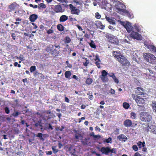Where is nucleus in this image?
I'll list each match as a JSON object with an SVG mask.
<instances>
[{
	"label": "nucleus",
	"mask_w": 156,
	"mask_h": 156,
	"mask_svg": "<svg viewBox=\"0 0 156 156\" xmlns=\"http://www.w3.org/2000/svg\"><path fill=\"white\" fill-rule=\"evenodd\" d=\"M120 23L124 27L129 33H130L131 31L132 32L133 31H139V30L136 24L134 25V27H133L131 25V24L129 22H124L123 21H121Z\"/></svg>",
	"instance_id": "nucleus-1"
},
{
	"label": "nucleus",
	"mask_w": 156,
	"mask_h": 156,
	"mask_svg": "<svg viewBox=\"0 0 156 156\" xmlns=\"http://www.w3.org/2000/svg\"><path fill=\"white\" fill-rule=\"evenodd\" d=\"M143 56L144 59L149 63L152 64L156 63V58L153 55L144 53L143 54Z\"/></svg>",
	"instance_id": "nucleus-2"
},
{
	"label": "nucleus",
	"mask_w": 156,
	"mask_h": 156,
	"mask_svg": "<svg viewBox=\"0 0 156 156\" xmlns=\"http://www.w3.org/2000/svg\"><path fill=\"white\" fill-rule=\"evenodd\" d=\"M140 119L145 122H150L151 120L152 117L148 113L145 112H142L140 113Z\"/></svg>",
	"instance_id": "nucleus-3"
},
{
	"label": "nucleus",
	"mask_w": 156,
	"mask_h": 156,
	"mask_svg": "<svg viewBox=\"0 0 156 156\" xmlns=\"http://www.w3.org/2000/svg\"><path fill=\"white\" fill-rule=\"evenodd\" d=\"M129 40L131 38L136 39L138 40H141L142 39L141 36L137 32H135L134 31L132 32L130 35L127 37Z\"/></svg>",
	"instance_id": "nucleus-4"
},
{
	"label": "nucleus",
	"mask_w": 156,
	"mask_h": 156,
	"mask_svg": "<svg viewBox=\"0 0 156 156\" xmlns=\"http://www.w3.org/2000/svg\"><path fill=\"white\" fill-rule=\"evenodd\" d=\"M106 37L109 40V41L115 44H117L119 43V41L116 37L111 34L106 35Z\"/></svg>",
	"instance_id": "nucleus-5"
},
{
	"label": "nucleus",
	"mask_w": 156,
	"mask_h": 156,
	"mask_svg": "<svg viewBox=\"0 0 156 156\" xmlns=\"http://www.w3.org/2000/svg\"><path fill=\"white\" fill-rule=\"evenodd\" d=\"M116 54H118L117 51H114L113 52V55L121 63L125 57L122 55H116Z\"/></svg>",
	"instance_id": "nucleus-6"
},
{
	"label": "nucleus",
	"mask_w": 156,
	"mask_h": 156,
	"mask_svg": "<svg viewBox=\"0 0 156 156\" xmlns=\"http://www.w3.org/2000/svg\"><path fill=\"white\" fill-rule=\"evenodd\" d=\"M69 7L72 14L79 15L80 12L79 9H77L76 7L71 4H69Z\"/></svg>",
	"instance_id": "nucleus-7"
},
{
	"label": "nucleus",
	"mask_w": 156,
	"mask_h": 156,
	"mask_svg": "<svg viewBox=\"0 0 156 156\" xmlns=\"http://www.w3.org/2000/svg\"><path fill=\"white\" fill-rule=\"evenodd\" d=\"M146 90L142 88L138 87L136 88L135 93L136 94L139 95H144L146 94Z\"/></svg>",
	"instance_id": "nucleus-8"
},
{
	"label": "nucleus",
	"mask_w": 156,
	"mask_h": 156,
	"mask_svg": "<svg viewBox=\"0 0 156 156\" xmlns=\"http://www.w3.org/2000/svg\"><path fill=\"white\" fill-rule=\"evenodd\" d=\"M136 102L138 106L143 104L145 103V100L144 99L142 98H141L139 96H137L136 98H135Z\"/></svg>",
	"instance_id": "nucleus-9"
},
{
	"label": "nucleus",
	"mask_w": 156,
	"mask_h": 156,
	"mask_svg": "<svg viewBox=\"0 0 156 156\" xmlns=\"http://www.w3.org/2000/svg\"><path fill=\"white\" fill-rule=\"evenodd\" d=\"M100 151L103 154L107 155L110 151V147H103L101 148Z\"/></svg>",
	"instance_id": "nucleus-10"
},
{
	"label": "nucleus",
	"mask_w": 156,
	"mask_h": 156,
	"mask_svg": "<svg viewBox=\"0 0 156 156\" xmlns=\"http://www.w3.org/2000/svg\"><path fill=\"white\" fill-rule=\"evenodd\" d=\"M105 19L110 24L112 25H115V19L114 18L107 16H105Z\"/></svg>",
	"instance_id": "nucleus-11"
},
{
	"label": "nucleus",
	"mask_w": 156,
	"mask_h": 156,
	"mask_svg": "<svg viewBox=\"0 0 156 156\" xmlns=\"http://www.w3.org/2000/svg\"><path fill=\"white\" fill-rule=\"evenodd\" d=\"M95 24L97 28H99L100 29L103 30L105 28V26L102 25V23L99 21H97L95 22Z\"/></svg>",
	"instance_id": "nucleus-12"
},
{
	"label": "nucleus",
	"mask_w": 156,
	"mask_h": 156,
	"mask_svg": "<svg viewBox=\"0 0 156 156\" xmlns=\"http://www.w3.org/2000/svg\"><path fill=\"white\" fill-rule=\"evenodd\" d=\"M38 16L37 15L32 14L29 16V19L30 22H35Z\"/></svg>",
	"instance_id": "nucleus-13"
},
{
	"label": "nucleus",
	"mask_w": 156,
	"mask_h": 156,
	"mask_svg": "<svg viewBox=\"0 0 156 156\" xmlns=\"http://www.w3.org/2000/svg\"><path fill=\"white\" fill-rule=\"evenodd\" d=\"M123 124L125 127H129L131 126L132 123L130 120L126 119L124 122Z\"/></svg>",
	"instance_id": "nucleus-14"
},
{
	"label": "nucleus",
	"mask_w": 156,
	"mask_h": 156,
	"mask_svg": "<svg viewBox=\"0 0 156 156\" xmlns=\"http://www.w3.org/2000/svg\"><path fill=\"white\" fill-rule=\"evenodd\" d=\"M117 138L119 139V140L123 142H125L127 139V138L124 134H121L117 136Z\"/></svg>",
	"instance_id": "nucleus-15"
},
{
	"label": "nucleus",
	"mask_w": 156,
	"mask_h": 156,
	"mask_svg": "<svg viewBox=\"0 0 156 156\" xmlns=\"http://www.w3.org/2000/svg\"><path fill=\"white\" fill-rule=\"evenodd\" d=\"M54 11L57 13L62 12V9L60 5H58L55 6Z\"/></svg>",
	"instance_id": "nucleus-16"
},
{
	"label": "nucleus",
	"mask_w": 156,
	"mask_h": 156,
	"mask_svg": "<svg viewBox=\"0 0 156 156\" xmlns=\"http://www.w3.org/2000/svg\"><path fill=\"white\" fill-rule=\"evenodd\" d=\"M90 139V138H85L84 139L82 140L81 142L83 145H87L89 143H90V142H89Z\"/></svg>",
	"instance_id": "nucleus-17"
},
{
	"label": "nucleus",
	"mask_w": 156,
	"mask_h": 156,
	"mask_svg": "<svg viewBox=\"0 0 156 156\" xmlns=\"http://www.w3.org/2000/svg\"><path fill=\"white\" fill-rule=\"evenodd\" d=\"M68 19V16L66 15L61 16L59 19V21L60 22H64Z\"/></svg>",
	"instance_id": "nucleus-18"
},
{
	"label": "nucleus",
	"mask_w": 156,
	"mask_h": 156,
	"mask_svg": "<svg viewBox=\"0 0 156 156\" xmlns=\"http://www.w3.org/2000/svg\"><path fill=\"white\" fill-rule=\"evenodd\" d=\"M121 63L122 64V65H124L125 66H129L130 65V62H129L126 58H125L124 59H123V61L121 62Z\"/></svg>",
	"instance_id": "nucleus-19"
},
{
	"label": "nucleus",
	"mask_w": 156,
	"mask_h": 156,
	"mask_svg": "<svg viewBox=\"0 0 156 156\" xmlns=\"http://www.w3.org/2000/svg\"><path fill=\"white\" fill-rule=\"evenodd\" d=\"M151 105L152 107L153 111L156 112V101H153Z\"/></svg>",
	"instance_id": "nucleus-20"
},
{
	"label": "nucleus",
	"mask_w": 156,
	"mask_h": 156,
	"mask_svg": "<svg viewBox=\"0 0 156 156\" xmlns=\"http://www.w3.org/2000/svg\"><path fill=\"white\" fill-rule=\"evenodd\" d=\"M71 74L72 73L69 71H66L64 74L65 77L68 78V79L70 78V77L71 76Z\"/></svg>",
	"instance_id": "nucleus-21"
},
{
	"label": "nucleus",
	"mask_w": 156,
	"mask_h": 156,
	"mask_svg": "<svg viewBox=\"0 0 156 156\" xmlns=\"http://www.w3.org/2000/svg\"><path fill=\"white\" fill-rule=\"evenodd\" d=\"M43 135L41 133H39L36 135V136L39 137L40 140L43 141L44 140V139L43 138Z\"/></svg>",
	"instance_id": "nucleus-22"
},
{
	"label": "nucleus",
	"mask_w": 156,
	"mask_h": 156,
	"mask_svg": "<svg viewBox=\"0 0 156 156\" xmlns=\"http://www.w3.org/2000/svg\"><path fill=\"white\" fill-rule=\"evenodd\" d=\"M137 144L139 147V148H141L142 147H144L145 145V143L144 141L142 142L141 141H139L137 143Z\"/></svg>",
	"instance_id": "nucleus-23"
},
{
	"label": "nucleus",
	"mask_w": 156,
	"mask_h": 156,
	"mask_svg": "<svg viewBox=\"0 0 156 156\" xmlns=\"http://www.w3.org/2000/svg\"><path fill=\"white\" fill-rule=\"evenodd\" d=\"M148 48L151 50L156 53V47L154 46L150 45L148 46Z\"/></svg>",
	"instance_id": "nucleus-24"
},
{
	"label": "nucleus",
	"mask_w": 156,
	"mask_h": 156,
	"mask_svg": "<svg viewBox=\"0 0 156 156\" xmlns=\"http://www.w3.org/2000/svg\"><path fill=\"white\" fill-rule=\"evenodd\" d=\"M64 27L61 24H59L57 26V29L60 31H62L63 30Z\"/></svg>",
	"instance_id": "nucleus-25"
},
{
	"label": "nucleus",
	"mask_w": 156,
	"mask_h": 156,
	"mask_svg": "<svg viewBox=\"0 0 156 156\" xmlns=\"http://www.w3.org/2000/svg\"><path fill=\"white\" fill-rule=\"evenodd\" d=\"M20 114V113L19 112H14L11 115H10V117H12V116H13L15 118H16Z\"/></svg>",
	"instance_id": "nucleus-26"
},
{
	"label": "nucleus",
	"mask_w": 156,
	"mask_h": 156,
	"mask_svg": "<svg viewBox=\"0 0 156 156\" xmlns=\"http://www.w3.org/2000/svg\"><path fill=\"white\" fill-rule=\"evenodd\" d=\"M150 129H151V132L154 134H156V128L153 126H151L150 127Z\"/></svg>",
	"instance_id": "nucleus-27"
},
{
	"label": "nucleus",
	"mask_w": 156,
	"mask_h": 156,
	"mask_svg": "<svg viewBox=\"0 0 156 156\" xmlns=\"http://www.w3.org/2000/svg\"><path fill=\"white\" fill-rule=\"evenodd\" d=\"M108 75V73L104 70H103L101 72V76H106Z\"/></svg>",
	"instance_id": "nucleus-28"
},
{
	"label": "nucleus",
	"mask_w": 156,
	"mask_h": 156,
	"mask_svg": "<svg viewBox=\"0 0 156 156\" xmlns=\"http://www.w3.org/2000/svg\"><path fill=\"white\" fill-rule=\"evenodd\" d=\"M89 45L92 48H95L96 47V46L94 43V41L92 40L89 43Z\"/></svg>",
	"instance_id": "nucleus-29"
},
{
	"label": "nucleus",
	"mask_w": 156,
	"mask_h": 156,
	"mask_svg": "<svg viewBox=\"0 0 156 156\" xmlns=\"http://www.w3.org/2000/svg\"><path fill=\"white\" fill-rule=\"evenodd\" d=\"M93 80L91 78H87L86 81V83L88 84H90L92 82Z\"/></svg>",
	"instance_id": "nucleus-30"
},
{
	"label": "nucleus",
	"mask_w": 156,
	"mask_h": 156,
	"mask_svg": "<svg viewBox=\"0 0 156 156\" xmlns=\"http://www.w3.org/2000/svg\"><path fill=\"white\" fill-rule=\"evenodd\" d=\"M41 121H38L36 123L34 124V126L37 127L38 126H39L40 127H42V126L41 125Z\"/></svg>",
	"instance_id": "nucleus-31"
},
{
	"label": "nucleus",
	"mask_w": 156,
	"mask_h": 156,
	"mask_svg": "<svg viewBox=\"0 0 156 156\" xmlns=\"http://www.w3.org/2000/svg\"><path fill=\"white\" fill-rule=\"evenodd\" d=\"M39 6L38 7V9H40L41 8H42L43 9L46 8V6L43 3H41L39 4Z\"/></svg>",
	"instance_id": "nucleus-32"
},
{
	"label": "nucleus",
	"mask_w": 156,
	"mask_h": 156,
	"mask_svg": "<svg viewBox=\"0 0 156 156\" xmlns=\"http://www.w3.org/2000/svg\"><path fill=\"white\" fill-rule=\"evenodd\" d=\"M36 69V67L35 66H31L30 68V71L31 73H33L34 71H35Z\"/></svg>",
	"instance_id": "nucleus-33"
},
{
	"label": "nucleus",
	"mask_w": 156,
	"mask_h": 156,
	"mask_svg": "<svg viewBox=\"0 0 156 156\" xmlns=\"http://www.w3.org/2000/svg\"><path fill=\"white\" fill-rule=\"evenodd\" d=\"M123 107L126 109H128L129 107V104L126 102H124L123 103Z\"/></svg>",
	"instance_id": "nucleus-34"
},
{
	"label": "nucleus",
	"mask_w": 156,
	"mask_h": 156,
	"mask_svg": "<svg viewBox=\"0 0 156 156\" xmlns=\"http://www.w3.org/2000/svg\"><path fill=\"white\" fill-rule=\"evenodd\" d=\"M131 118L132 119H135L136 118V115L135 113L132 112L130 113Z\"/></svg>",
	"instance_id": "nucleus-35"
},
{
	"label": "nucleus",
	"mask_w": 156,
	"mask_h": 156,
	"mask_svg": "<svg viewBox=\"0 0 156 156\" xmlns=\"http://www.w3.org/2000/svg\"><path fill=\"white\" fill-rule=\"evenodd\" d=\"M112 139L111 137H109L108 139H105L104 140V141L107 143H112Z\"/></svg>",
	"instance_id": "nucleus-36"
},
{
	"label": "nucleus",
	"mask_w": 156,
	"mask_h": 156,
	"mask_svg": "<svg viewBox=\"0 0 156 156\" xmlns=\"http://www.w3.org/2000/svg\"><path fill=\"white\" fill-rule=\"evenodd\" d=\"M101 80L104 82H106L108 81V78L106 77H101Z\"/></svg>",
	"instance_id": "nucleus-37"
},
{
	"label": "nucleus",
	"mask_w": 156,
	"mask_h": 156,
	"mask_svg": "<svg viewBox=\"0 0 156 156\" xmlns=\"http://www.w3.org/2000/svg\"><path fill=\"white\" fill-rule=\"evenodd\" d=\"M71 40L69 37H66L65 39V42L66 43H69L70 41Z\"/></svg>",
	"instance_id": "nucleus-38"
},
{
	"label": "nucleus",
	"mask_w": 156,
	"mask_h": 156,
	"mask_svg": "<svg viewBox=\"0 0 156 156\" xmlns=\"http://www.w3.org/2000/svg\"><path fill=\"white\" fill-rule=\"evenodd\" d=\"M139 106L138 109L139 111H144L145 110V108L144 106L141 105H140V106Z\"/></svg>",
	"instance_id": "nucleus-39"
},
{
	"label": "nucleus",
	"mask_w": 156,
	"mask_h": 156,
	"mask_svg": "<svg viewBox=\"0 0 156 156\" xmlns=\"http://www.w3.org/2000/svg\"><path fill=\"white\" fill-rule=\"evenodd\" d=\"M109 152L113 153L116 154V150L115 148H113L111 149V147H110V151Z\"/></svg>",
	"instance_id": "nucleus-40"
},
{
	"label": "nucleus",
	"mask_w": 156,
	"mask_h": 156,
	"mask_svg": "<svg viewBox=\"0 0 156 156\" xmlns=\"http://www.w3.org/2000/svg\"><path fill=\"white\" fill-rule=\"evenodd\" d=\"M95 17L97 19H99L101 18V15L98 12H97L95 14Z\"/></svg>",
	"instance_id": "nucleus-41"
},
{
	"label": "nucleus",
	"mask_w": 156,
	"mask_h": 156,
	"mask_svg": "<svg viewBox=\"0 0 156 156\" xmlns=\"http://www.w3.org/2000/svg\"><path fill=\"white\" fill-rule=\"evenodd\" d=\"M13 131L16 134H19L20 133V131L19 129L17 128H15L13 129Z\"/></svg>",
	"instance_id": "nucleus-42"
},
{
	"label": "nucleus",
	"mask_w": 156,
	"mask_h": 156,
	"mask_svg": "<svg viewBox=\"0 0 156 156\" xmlns=\"http://www.w3.org/2000/svg\"><path fill=\"white\" fill-rule=\"evenodd\" d=\"M146 71L147 73H149L150 74H154V73L153 71L150 69H147Z\"/></svg>",
	"instance_id": "nucleus-43"
},
{
	"label": "nucleus",
	"mask_w": 156,
	"mask_h": 156,
	"mask_svg": "<svg viewBox=\"0 0 156 156\" xmlns=\"http://www.w3.org/2000/svg\"><path fill=\"white\" fill-rule=\"evenodd\" d=\"M108 75L109 76L112 77V79L114 78L115 76L114 73H108Z\"/></svg>",
	"instance_id": "nucleus-44"
},
{
	"label": "nucleus",
	"mask_w": 156,
	"mask_h": 156,
	"mask_svg": "<svg viewBox=\"0 0 156 156\" xmlns=\"http://www.w3.org/2000/svg\"><path fill=\"white\" fill-rule=\"evenodd\" d=\"M4 110H5V113L6 114H8L9 113L10 111H9V110L8 107H5L4 108Z\"/></svg>",
	"instance_id": "nucleus-45"
},
{
	"label": "nucleus",
	"mask_w": 156,
	"mask_h": 156,
	"mask_svg": "<svg viewBox=\"0 0 156 156\" xmlns=\"http://www.w3.org/2000/svg\"><path fill=\"white\" fill-rule=\"evenodd\" d=\"M51 148L54 153H56L58 152V150L55 149L54 147H52Z\"/></svg>",
	"instance_id": "nucleus-46"
},
{
	"label": "nucleus",
	"mask_w": 156,
	"mask_h": 156,
	"mask_svg": "<svg viewBox=\"0 0 156 156\" xmlns=\"http://www.w3.org/2000/svg\"><path fill=\"white\" fill-rule=\"evenodd\" d=\"M95 58V60L96 61H98L99 62H101V61L99 58V56H98V55H96Z\"/></svg>",
	"instance_id": "nucleus-47"
},
{
	"label": "nucleus",
	"mask_w": 156,
	"mask_h": 156,
	"mask_svg": "<svg viewBox=\"0 0 156 156\" xmlns=\"http://www.w3.org/2000/svg\"><path fill=\"white\" fill-rule=\"evenodd\" d=\"M133 149L135 151H137L138 148L137 146L136 145H133L132 147Z\"/></svg>",
	"instance_id": "nucleus-48"
},
{
	"label": "nucleus",
	"mask_w": 156,
	"mask_h": 156,
	"mask_svg": "<svg viewBox=\"0 0 156 156\" xmlns=\"http://www.w3.org/2000/svg\"><path fill=\"white\" fill-rule=\"evenodd\" d=\"M132 59L133 61L137 62L138 63H139V61L138 60L137 58L136 57H133L132 58Z\"/></svg>",
	"instance_id": "nucleus-49"
},
{
	"label": "nucleus",
	"mask_w": 156,
	"mask_h": 156,
	"mask_svg": "<svg viewBox=\"0 0 156 156\" xmlns=\"http://www.w3.org/2000/svg\"><path fill=\"white\" fill-rule=\"evenodd\" d=\"M85 59L86 60V62H85L83 63V65L85 66H86L89 63V61L87 60V58H86Z\"/></svg>",
	"instance_id": "nucleus-50"
},
{
	"label": "nucleus",
	"mask_w": 156,
	"mask_h": 156,
	"mask_svg": "<svg viewBox=\"0 0 156 156\" xmlns=\"http://www.w3.org/2000/svg\"><path fill=\"white\" fill-rule=\"evenodd\" d=\"M29 5L30 7H32L34 9L37 8L38 7V6L37 5H34L31 4H30Z\"/></svg>",
	"instance_id": "nucleus-51"
},
{
	"label": "nucleus",
	"mask_w": 156,
	"mask_h": 156,
	"mask_svg": "<svg viewBox=\"0 0 156 156\" xmlns=\"http://www.w3.org/2000/svg\"><path fill=\"white\" fill-rule=\"evenodd\" d=\"M113 79L114 80V81L115 83H119V80L118 79L116 78V76L114 77V78H113Z\"/></svg>",
	"instance_id": "nucleus-52"
},
{
	"label": "nucleus",
	"mask_w": 156,
	"mask_h": 156,
	"mask_svg": "<svg viewBox=\"0 0 156 156\" xmlns=\"http://www.w3.org/2000/svg\"><path fill=\"white\" fill-rule=\"evenodd\" d=\"M66 64L67 65V67L69 68H71L72 67V66L71 65V64H70L69 63V62L68 61H67L66 62Z\"/></svg>",
	"instance_id": "nucleus-53"
},
{
	"label": "nucleus",
	"mask_w": 156,
	"mask_h": 156,
	"mask_svg": "<svg viewBox=\"0 0 156 156\" xmlns=\"http://www.w3.org/2000/svg\"><path fill=\"white\" fill-rule=\"evenodd\" d=\"M98 61H96L95 64L97 65V66L98 67V68H100V63Z\"/></svg>",
	"instance_id": "nucleus-54"
},
{
	"label": "nucleus",
	"mask_w": 156,
	"mask_h": 156,
	"mask_svg": "<svg viewBox=\"0 0 156 156\" xmlns=\"http://www.w3.org/2000/svg\"><path fill=\"white\" fill-rule=\"evenodd\" d=\"M11 37H12V39L13 40H15L16 39L15 37H16V36L15 35V33H12Z\"/></svg>",
	"instance_id": "nucleus-55"
},
{
	"label": "nucleus",
	"mask_w": 156,
	"mask_h": 156,
	"mask_svg": "<svg viewBox=\"0 0 156 156\" xmlns=\"http://www.w3.org/2000/svg\"><path fill=\"white\" fill-rule=\"evenodd\" d=\"M115 91L114 90L111 89L110 90L109 92L110 93L112 94H114L115 93Z\"/></svg>",
	"instance_id": "nucleus-56"
},
{
	"label": "nucleus",
	"mask_w": 156,
	"mask_h": 156,
	"mask_svg": "<svg viewBox=\"0 0 156 156\" xmlns=\"http://www.w3.org/2000/svg\"><path fill=\"white\" fill-rule=\"evenodd\" d=\"M43 152H42V150H39V156H43Z\"/></svg>",
	"instance_id": "nucleus-57"
},
{
	"label": "nucleus",
	"mask_w": 156,
	"mask_h": 156,
	"mask_svg": "<svg viewBox=\"0 0 156 156\" xmlns=\"http://www.w3.org/2000/svg\"><path fill=\"white\" fill-rule=\"evenodd\" d=\"M100 137H101V136L99 135H95L94 136V138L95 139H99Z\"/></svg>",
	"instance_id": "nucleus-58"
},
{
	"label": "nucleus",
	"mask_w": 156,
	"mask_h": 156,
	"mask_svg": "<svg viewBox=\"0 0 156 156\" xmlns=\"http://www.w3.org/2000/svg\"><path fill=\"white\" fill-rule=\"evenodd\" d=\"M46 153L47 155H51L52 153L51 151H46Z\"/></svg>",
	"instance_id": "nucleus-59"
},
{
	"label": "nucleus",
	"mask_w": 156,
	"mask_h": 156,
	"mask_svg": "<svg viewBox=\"0 0 156 156\" xmlns=\"http://www.w3.org/2000/svg\"><path fill=\"white\" fill-rule=\"evenodd\" d=\"M34 76H36L38 75V74H41V73H39L37 71L35 72L34 73Z\"/></svg>",
	"instance_id": "nucleus-60"
},
{
	"label": "nucleus",
	"mask_w": 156,
	"mask_h": 156,
	"mask_svg": "<svg viewBox=\"0 0 156 156\" xmlns=\"http://www.w3.org/2000/svg\"><path fill=\"white\" fill-rule=\"evenodd\" d=\"M48 129H51V130H53V127H52L51 125V124L50 123L48 124Z\"/></svg>",
	"instance_id": "nucleus-61"
},
{
	"label": "nucleus",
	"mask_w": 156,
	"mask_h": 156,
	"mask_svg": "<svg viewBox=\"0 0 156 156\" xmlns=\"http://www.w3.org/2000/svg\"><path fill=\"white\" fill-rule=\"evenodd\" d=\"M108 28L112 30H114V28L113 27H112V26L109 25L108 26Z\"/></svg>",
	"instance_id": "nucleus-62"
},
{
	"label": "nucleus",
	"mask_w": 156,
	"mask_h": 156,
	"mask_svg": "<svg viewBox=\"0 0 156 156\" xmlns=\"http://www.w3.org/2000/svg\"><path fill=\"white\" fill-rule=\"evenodd\" d=\"M53 32V30H49L47 31V33L48 34H50L52 33Z\"/></svg>",
	"instance_id": "nucleus-63"
},
{
	"label": "nucleus",
	"mask_w": 156,
	"mask_h": 156,
	"mask_svg": "<svg viewBox=\"0 0 156 156\" xmlns=\"http://www.w3.org/2000/svg\"><path fill=\"white\" fill-rule=\"evenodd\" d=\"M17 58H19V59L21 61H23L24 60V58L21 57V56H20L19 57H18Z\"/></svg>",
	"instance_id": "nucleus-64"
}]
</instances>
